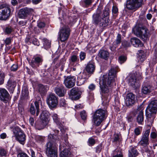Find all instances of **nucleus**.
I'll return each instance as SVG.
<instances>
[{
    "label": "nucleus",
    "mask_w": 157,
    "mask_h": 157,
    "mask_svg": "<svg viewBox=\"0 0 157 157\" xmlns=\"http://www.w3.org/2000/svg\"><path fill=\"white\" fill-rule=\"evenodd\" d=\"M47 102L51 109L56 107L58 103L57 97L53 94H50L48 96Z\"/></svg>",
    "instance_id": "12"
},
{
    "label": "nucleus",
    "mask_w": 157,
    "mask_h": 157,
    "mask_svg": "<svg viewBox=\"0 0 157 157\" xmlns=\"http://www.w3.org/2000/svg\"><path fill=\"white\" fill-rule=\"evenodd\" d=\"M92 2V0H82L80 2V4L82 6H84V4H85V6H89Z\"/></svg>",
    "instance_id": "40"
},
{
    "label": "nucleus",
    "mask_w": 157,
    "mask_h": 157,
    "mask_svg": "<svg viewBox=\"0 0 157 157\" xmlns=\"http://www.w3.org/2000/svg\"><path fill=\"white\" fill-rule=\"evenodd\" d=\"M121 42V34H117L116 39L115 42H113L114 44H115V48L117 47Z\"/></svg>",
    "instance_id": "37"
},
{
    "label": "nucleus",
    "mask_w": 157,
    "mask_h": 157,
    "mask_svg": "<svg viewBox=\"0 0 157 157\" xmlns=\"http://www.w3.org/2000/svg\"><path fill=\"white\" fill-rule=\"evenodd\" d=\"M70 66H73L75 64V63L79 61V59L76 55H73L70 57Z\"/></svg>",
    "instance_id": "32"
},
{
    "label": "nucleus",
    "mask_w": 157,
    "mask_h": 157,
    "mask_svg": "<svg viewBox=\"0 0 157 157\" xmlns=\"http://www.w3.org/2000/svg\"><path fill=\"white\" fill-rule=\"evenodd\" d=\"M112 12L113 14H116L118 12V9L116 6H113L112 7Z\"/></svg>",
    "instance_id": "55"
},
{
    "label": "nucleus",
    "mask_w": 157,
    "mask_h": 157,
    "mask_svg": "<svg viewBox=\"0 0 157 157\" xmlns=\"http://www.w3.org/2000/svg\"><path fill=\"white\" fill-rule=\"evenodd\" d=\"M64 145L60 144L59 149L60 151L63 150L60 153L59 157H68L70 154L69 151L67 148H65Z\"/></svg>",
    "instance_id": "22"
},
{
    "label": "nucleus",
    "mask_w": 157,
    "mask_h": 157,
    "mask_svg": "<svg viewBox=\"0 0 157 157\" xmlns=\"http://www.w3.org/2000/svg\"><path fill=\"white\" fill-rule=\"evenodd\" d=\"M38 27L40 28H42L45 26V24L44 22H40L37 24Z\"/></svg>",
    "instance_id": "57"
},
{
    "label": "nucleus",
    "mask_w": 157,
    "mask_h": 157,
    "mask_svg": "<svg viewBox=\"0 0 157 157\" xmlns=\"http://www.w3.org/2000/svg\"><path fill=\"white\" fill-rule=\"evenodd\" d=\"M101 7H98L96 13L93 15L92 22L96 25L98 24L100 25L105 27L108 25L109 20L108 17L109 15V10L108 8L105 9L103 11V13L101 16Z\"/></svg>",
    "instance_id": "2"
},
{
    "label": "nucleus",
    "mask_w": 157,
    "mask_h": 157,
    "mask_svg": "<svg viewBox=\"0 0 157 157\" xmlns=\"http://www.w3.org/2000/svg\"><path fill=\"white\" fill-rule=\"evenodd\" d=\"M150 136L152 138L155 139L157 137V134L155 132H152L151 133Z\"/></svg>",
    "instance_id": "61"
},
{
    "label": "nucleus",
    "mask_w": 157,
    "mask_h": 157,
    "mask_svg": "<svg viewBox=\"0 0 157 157\" xmlns=\"http://www.w3.org/2000/svg\"><path fill=\"white\" fill-rule=\"evenodd\" d=\"M80 91L77 88H73L68 93L69 97L72 100L78 99L80 95Z\"/></svg>",
    "instance_id": "16"
},
{
    "label": "nucleus",
    "mask_w": 157,
    "mask_h": 157,
    "mask_svg": "<svg viewBox=\"0 0 157 157\" xmlns=\"http://www.w3.org/2000/svg\"><path fill=\"white\" fill-rule=\"evenodd\" d=\"M115 155L112 157H123V155L121 151L116 149L114 151Z\"/></svg>",
    "instance_id": "39"
},
{
    "label": "nucleus",
    "mask_w": 157,
    "mask_h": 157,
    "mask_svg": "<svg viewBox=\"0 0 157 157\" xmlns=\"http://www.w3.org/2000/svg\"><path fill=\"white\" fill-rule=\"evenodd\" d=\"M126 59L127 58L126 56L122 55L119 57L118 60L119 63L121 64L124 62Z\"/></svg>",
    "instance_id": "41"
},
{
    "label": "nucleus",
    "mask_w": 157,
    "mask_h": 157,
    "mask_svg": "<svg viewBox=\"0 0 157 157\" xmlns=\"http://www.w3.org/2000/svg\"><path fill=\"white\" fill-rule=\"evenodd\" d=\"M33 12V10L26 7L20 9L18 13V16L20 18L25 19L28 15Z\"/></svg>",
    "instance_id": "13"
},
{
    "label": "nucleus",
    "mask_w": 157,
    "mask_h": 157,
    "mask_svg": "<svg viewBox=\"0 0 157 157\" xmlns=\"http://www.w3.org/2000/svg\"><path fill=\"white\" fill-rule=\"evenodd\" d=\"M18 157H29L28 155L25 153H21L18 155Z\"/></svg>",
    "instance_id": "64"
},
{
    "label": "nucleus",
    "mask_w": 157,
    "mask_h": 157,
    "mask_svg": "<svg viewBox=\"0 0 157 157\" xmlns=\"http://www.w3.org/2000/svg\"><path fill=\"white\" fill-rule=\"evenodd\" d=\"M13 136L16 140L23 145L25 144V135L23 131L17 127H15L13 129Z\"/></svg>",
    "instance_id": "7"
},
{
    "label": "nucleus",
    "mask_w": 157,
    "mask_h": 157,
    "mask_svg": "<svg viewBox=\"0 0 157 157\" xmlns=\"http://www.w3.org/2000/svg\"><path fill=\"white\" fill-rule=\"evenodd\" d=\"M134 33L144 41L148 40L149 36L148 30L144 26L137 28L134 31Z\"/></svg>",
    "instance_id": "6"
},
{
    "label": "nucleus",
    "mask_w": 157,
    "mask_h": 157,
    "mask_svg": "<svg viewBox=\"0 0 157 157\" xmlns=\"http://www.w3.org/2000/svg\"><path fill=\"white\" fill-rule=\"evenodd\" d=\"M48 87L47 86H44L43 85H40L39 89V91L41 93H44L47 92Z\"/></svg>",
    "instance_id": "36"
},
{
    "label": "nucleus",
    "mask_w": 157,
    "mask_h": 157,
    "mask_svg": "<svg viewBox=\"0 0 157 157\" xmlns=\"http://www.w3.org/2000/svg\"><path fill=\"white\" fill-rule=\"evenodd\" d=\"M68 136L67 134L65 135L63 137V139L64 140V142L65 143V145L66 146H69V143L68 141Z\"/></svg>",
    "instance_id": "52"
},
{
    "label": "nucleus",
    "mask_w": 157,
    "mask_h": 157,
    "mask_svg": "<svg viewBox=\"0 0 157 157\" xmlns=\"http://www.w3.org/2000/svg\"><path fill=\"white\" fill-rule=\"evenodd\" d=\"M151 90V86L150 85H144L142 86V92L144 94H147L150 92Z\"/></svg>",
    "instance_id": "33"
},
{
    "label": "nucleus",
    "mask_w": 157,
    "mask_h": 157,
    "mask_svg": "<svg viewBox=\"0 0 157 157\" xmlns=\"http://www.w3.org/2000/svg\"><path fill=\"white\" fill-rule=\"evenodd\" d=\"M99 56L105 59H107L109 55V53L107 50L101 49L99 52Z\"/></svg>",
    "instance_id": "27"
},
{
    "label": "nucleus",
    "mask_w": 157,
    "mask_h": 157,
    "mask_svg": "<svg viewBox=\"0 0 157 157\" xmlns=\"http://www.w3.org/2000/svg\"><path fill=\"white\" fill-rule=\"evenodd\" d=\"M42 42L43 44V48L45 49H47L50 48L51 47L50 42L46 38H44L42 40Z\"/></svg>",
    "instance_id": "31"
},
{
    "label": "nucleus",
    "mask_w": 157,
    "mask_h": 157,
    "mask_svg": "<svg viewBox=\"0 0 157 157\" xmlns=\"http://www.w3.org/2000/svg\"><path fill=\"white\" fill-rule=\"evenodd\" d=\"M7 154V151L4 148L0 147V157H2L6 155Z\"/></svg>",
    "instance_id": "44"
},
{
    "label": "nucleus",
    "mask_w": 157,
    "mask_h": 157,
    "mask_svg": "<svg viewBox=\"0 0 157 157\" xmlns=\"http://www.w3.org/2000/svg\"><path fill=\"white\" fill-rule=\"evenodd\" d=\"M127 79L128 84L133 88H136L139 86L136 81L135 74H130Z\"/></svg>",
    "instance_id": "18"
},
{
    "label": "nucleus",
    "mask_w": 157,
    "mask_h": 157,
    "mask_svg": "<svg viewBox=\"0 0 157 157\" xmlns=\"http://www.w3.org/2000/svg\"><path fill=\"white\" fill-rule=\"evenodd\" d=\"M27 20L21 21L19 22L18 24L21 26L25 25L27 24Z\"/></svg>",
    "instance_id": "54"
},
{
    "label": "nucleus",
    "mask_w": 157,
    "mask_h": 157,
    "mask_svg": "<svg viewBox=\"0 0 157 157\" xmlns=\"http://www.w3.org/2000/svg\"><path fill=\"white\" fill-rule=\"evenodd\" d=\"M11 10L8 6L4 5L0 6V20L6 21L10 16Z\"/></svg>",
    "instance_id": "8"
},
{
    "label": "nucleus",
    "mask_w": 157,
    "mask_h": 157,
    "mask_svg": "<svg viewBox=\"0 0 157 157\" xmlns=\"http://www.w3.org/2000/svg\"><path fill=\"white\" fill-rule=\"evenodd\" d=\"M47 124V123H44V121H41L40 122H37L36 123V127L38 129L40 130L43 129Z\"/></svg>",
    "instance_id": "34"
},
{
    "label": "nucleus",
    "mask_w": 157,
    "mask_h": 157,
    "mask_svg": "<svg viewBox=\"0 0 157 157\" xmlns=\"http://www.w3.org/2000/svg\"><path fill=\"white\" fill-rule=\"evenodd\" d=\"M87 79V78L85 76V74H83L82 76H79L78 77L77 85L78 86H81L83 84Z\"/></svg>",
    "instance_id": "28"
},
{
    "label": "nucleus",
    "mask_w": 157,
    "mask_h": 157,
    "mask_svg": "<svg viewBox=\"0 0 157 157\" xmlns=\"http://www.w3.org/2000/svg\"><path fill=\"white\" fill-rule=\"evenodd\" d=\"M13 30V29L11 27H7L5 28L4 32L6 34H9Z\"/></svg>",
    "instance_id": "46"
},
{
    "label": "nucleus",
    "mask_w": 157,
    "mask_h": 157,
    "mask_svg": "<svg viewBox=\"0 0 157 157\" xmlns=\"http://www.w3.org/2000/svg\"><path fill=\"white\" fill-rule=\"evenodd\" d=\"M119 136L118 134H115L114 135V137L113 141V142H117L119 141Z\"/></svg>",
    "instance_id": "50"
},
{
    "label": "nucleus",
    "mask_w": 157,
    "mask_h": 157,
    "mask_svg": "<svg viewBox=\"0 0 157 157\" xmlns=\"http://www.w3.org/2000/svg\"><path fill=\"white\" fill-rule=\"evenodd\" d=\"M40 97H38L37 100L38 101H36L34 103L35 105L36 109V116H38V115L40 112L39 103L40 102Z\"/></svg>",
    "instance_id": "35"
},
{
    "label": "nucleus",
    "mask_w": 157,
    "mask_h": 157,
    "mask_svg": "<svg viewBox=\"0 0 157 157\" xmlns=\"http://www.w3.org/2000/svg\"><path fill=\"white\" fill-rule=\"evenodd\" d=\"M118 67H113L109 71L108 76L103 75L100 79L101 93H107L111 89L112 84L116 79V74L118 71Z\"/></svg>",
    "instance_id": "1"
},
{
    "label": "nucleus",
    "mask_w": 157,
    "mask_h": 157,
    "mask_svg": "<svg viewBox=\"0 0 157 157\" xmlns=\"http://www.w3.org/2000/svg\"><path fill=\"white\" fill-rule=\"evenodd\" d=\"M135 134L136 136H138L140 134V129L138 128H136L134 131Z\"/></svg>",
    "instance_id": "62"
},
{
    "label": "nucleus",
    "mask_w": 157,
    "mask_h": 157,
    "mask_svg": "<svg viewBox=\"0 0 157 157\" xmlns=\"http://www.w3.org/2000/svg\"><path fill=\"white\" fill-rule=\"evenodd\" d=\"M102 99L103 100V102L104 104H107V103L109 102L110 99V97L108 96L107 98H102Z\"/></svg>",
    "instance_id": "59"
},
{
    "label": "nucleus",
    "mask_w": 157,
    "mask_h": 157,
    "mask_svg": "<svg viewBox=\"0 0 157 157\" xmlns=\"http://www.w3.org/2000/svg\"><path fill=\"white\" fill-rule=\"evenodd\" d=\"M108 115L105 109H99L97 110L92 116V121L96 126H99L104 120Z\"/></svg>",
    "instance_id": "3"
},
{
    "label": "nucleus",
    "mask_w": 157,
    "mask_h": 157,
    "mask_svg": "<svg viewBox=\"0 0 157 157\" xmlns=\"http://www.w3.org/2000/svg\"><path fill=\"white\" fill-rule=\"evenodd\" d=\"M145 151L148 157H151L154 155V152L152 150H150L147 148L146 149Z\"/></svg>",
    "instance_id": "43"
},
{
    "label": "nucleus",
    "mask_w": 157,
    "mask_h": 157,
    "mask_svg": "<svg viewBox=\"0 0 157 157\" xmlns=\"http://www.w3.org/2000/svg\"><path fill=\"white\" fill-rule=\"evenodd\" d=\"M76 80V78L74 77L68 76L65 78L64 83L66 87L70 89L75 86Z\"/></svg>",
    "instance_id": "15"
},
{
    "label": "nucleus",
    "mask_w": 157,
    "mask_h": 157,
    "mask_svg": "<svg viewBox=\"0 0 157 157\" xmlns=\"http://www.w3.org/2000/svg\"><path fill=\"white\" fill-rule=\"evenodd\" d=\"M43 59L42 57H34L30 62L29 61L30 65L33 68H36L42 64Z\"/></svg>",
    "instance_id": "14"
},
{
    "label": "nucleus",
    "mask_w": 157,
    "mask_h": 157,
    "mask_svg": "<svg viewBox=\"0 0 157 157\" xmlns=\"http://www.w3.org/2000/svg\"><path fill=\"white\" fill-rule=\"evenodd\" d=\"M135 95L131 93L128 94L126 96L125 103L127 106H132L135 103Z\"/></svg>",
    "instance_id": "17"
},
{
    "label": "nucleus",
    "mask_w": 157,
    "mask_h": 157,
    "mask_svg": "<svg viewBox=\"0 0 157 157\" xmlns=\"http://www.w3.org/2000/svg\"><path fill=\"white\" fill-rule=\"evenodd\" d=\"M36 140L39 142H43L44 140V138L40 136H36Z\"/></svg>",
    "instance_id": "58"
},
{
    "label": "nucleus",
    "mask_w": 157,
    "mask_h": 157,
    "mask_svg": "<svg viewBox=\"0 0 157 157\" xmlns=\"http://www.w3.org/2000/svg\"><path fill=\"white\" fill-rule=\"evenodd\" d=\"M139 153L136 148L132 147L129 150L128 156L129 157H136L137 156Z\"/></svg>",
    "instance_id": "29"
},
{
    "label": "nucleus",
    "mask_w": 157,
    "mask_h": 157,
    "mask_svg": "<svg viewBox=\"0 0 157 157\" xmlns=\"http://www.w3.org/2000/svg\"><path fill=\"white\" fill-rule=\"evenodd\" d=\"M102 149V146L101 144L99 145L96 147V152L99 153Z\"/></svg>",
    "instance_id": "60"
},
{
    "label": "nucleus",
    "mask_w": 157,
    "mask_h": 157,
    "mask_svg": "<svg viewBox=\"0 0 157 157\" xmlns=\"http://www.w3.org/2000/svg\"><path fill=\"white\" fill-rule=\"evenodd\" d=\"M52 117L54 121L58 125L61 126L62 122H61L60 118L58 115L56 113H53L52 115Z\"/></svg>",
    "instance_id": "30"
},
{
    "label": "nucleus",
    "mask_w": 157,
    "mask_h": 157,
    "mask_svg": "<svg viewBox=\"0 0 157 157\" xmlns=\"http://www.w3.org/2000/svg\"><path fill=\"white\" fill-rule=\"evenodd\" d=\"M150 132V129L147 130L143 132L141 140L138 143V144L143 148H147L149 144V136Z\"/></svg>",
    "instance_id": "11"
},
{
    "label": "nucleus",
    "mask_w": 157,
    "mask_h": 157,
    "mask_svg": "<svg viewBox=\"0 0 157 157\" xmlns=\"http://www.w3.org/2000/svg\"><path fill=\"white\" fill-rule=\"evenodd\" d=\"M10 99V95L5 89L0 88V100L3 101H8Z\"/></svg>",
    "instance_id": "19"
},
{
    "label": "nucleus",
    "mask_w": 157,
    "mask_h": 157,
    "mask_svg": "<svg viewBox=\"0 0 157 157\" xmlns=\"http://www.w3.org/2000/svg\"><path fill=\"white\" fill-rule=\"evenodd\" d=\"M30 112L31 114L34 115L35 113V109L33 105L31 104L30 108Z\"/></svg>",
    "instance_id": "56"
},
{
    "label": "nucleus",
    "mask_w": 157,
    "mask_h": 157,
    "mask_svg": "<svg viewBox=\"0 0 157 157\" xmlns=\"http://www.w3.org/2000/svg\"><path fill=\"white\" fill-rule=\"evenodd\" d=\"M46 154L48 157H57V146L52 140L46 144Z\"/></svg>",
    "instance_id": "5"
},
{
    "label": "nucleus",
    "mask_w": 157,
    "mask_h": 157,
    "mask_svg": "<svg viewBox=\"0 0 157 157\" xmlns=\"http://www.w3.org/2000/svg\"><path fill=\"white\" fill-rule=\"evenodd\" d=\"M58 39L61 42H64L68 38L70 34L69 28L66 26L61 28L59 32Z\"/></svg>",
    "instance_id": "9"
},
{
    "label": "nucleus",
    "mask_w": 157,
    "mask_h": 157,
    "mask_svg": "<svg viewBox=\"0 0 157 157\" xmlns=\"http://www.w3.org/2000/svg\"><path fill=\"white\" fill-rule=\"evenodd\" d=\"M18 66L17 64H13L11 67L12 71H16L17 69Z\"/></svg>",
    "instance_id": "63"
},
{
    "label": "nucleus",
    "mask_w": 157,
    "mask_h": 157,
    "mask_svg": "<svg viewBox=\"0 0 157 157\" xmlns=\"http://www.w3.org/2000/svg\"><path fill=\"white\" fill-rule=\"evenodd\" d=\"M59 104L60 105L62 106L66 107L67 105L66 101L64 99L62 98L60 99Z\"/></svg>",
    "instance_id": "47"
},
{
    "label": "nucleus",
    "mask_w": 157,
    "mask_h": 157,
    "mask_svg": "<svg viewBox=\"0 0 157 157\" xmlns=\"http://www.w3.org/2000/svg\"><path fill=\"white\" fill-rule=\"evenodd\" d=\"M122 45L124 47H127L130 46L129 42L126 41H124L122 43Z\"/></svg>",
    "instance_id": "53"
},
{
    "label": "nucleus",
    "mask_w": 157,
    "mask_h": 157,
    "mask_svg": "<svg viewBox=\"0 0 157 157\" xmlns=\"http://www.w3.org/2000/svg\"><path fill=\"white\" fill-rule=\"evenodd\" d=\"M130 42L132 44L134 47H142L143 44L141 41L138 38L136 37H133L130 39Z\"/></svg>",
    "instance_id": "24"
},
{
    "label": "nucleus",
    "mask_w": 157,
    "mask_h": 157,
    "mask_svg": "<svg viewBox=\"0 0 157 157\" xmlns=\"http://www.w3.org/2000/svg\"><path fill=\"white\" fill-rule=\"evenodd\" d=\"M49 113L47 110H43L40 116L41 121H44V123L48 124L49 121Z\"/></svg>",
    "instance_id": "21"
},
{
    "label": "nucleus",
    "mask_w": 157,
    "mask_h": 157,
    "mask_svg": "<svg viewBox=\"0 0 157 157\" xmlns=\"http://www.w3.org/2000/svg\"><path fill=\"white\" fill-rule=\"evenodd\" d=\"M95 67L94 63L92 62H89L86 66L85 69L89 74H92L94 72Z\"/></svg>",
    "instance_id": "25"
},
{
    "label": "nucleus",
    "mask_w": 157,
    "mask_h": 157,
    "mask_svg": "<svg viewBox=\"0 0 157 157\" xmlns=\"http://www.w3.org/2000/svg\"><path fill=\"white\" fill-rule=\"evenodd\" d=\"M143 109H139V108L137 110L135 111L138 114L136 118V120L137 122L139 124H142L144 121V117L143 114Z\"/></svg>",
    "instance_id": "23"
},
{
    "label": "nucleus",
    "mask_w": 157,
    "mask_h": 157,
    "mask_svg": "<svg viewBox=\"0 0 157 157\" xmlns=\"http://www.w3.org/2000/svg\"><path fill=\"white\" fill-rule=\"evenodd\" d=\"M21 94H22L23 96L25 97H27L29 94V91L26 88L23 89L22 91Z\"/></svg>",
    "instance_id": "45"
},
{
    "label": "nucleus",
    "mask_w": 157,
    "mask_h": 157,
    "mask_svg": "<svg viewBox=\"0 0 157 157\" xmlns=\"http://www.w3.org/2000/svg\"><path fill=\"white\" fill-rule=\"evenodd\" d=\"M86 53L83 52H81L79 55L80 58V60H83L86 57Z\"/></svg>",
    "instance_id": "51"
},
{
    "label": "nucleus",
    "mask_w": 157,
    "mask_h": 157,
    "mask_svg": "<svg viewBox=\"0 0 157 157\" xmlns=\"http://www.w3.org/2000/svg\"><path fill=\"white\" fill-rule=\"evenodd\" d=\"M57 83L56 87L55 88V91L59 96L63 97L65 95L64 86L62 84L59 83L58 82Z\"/></svg>",
    "instance_id": "20"
},
{
    "label": "nucleus",
    "mask_w": 157,
    "mask_h": 157,
    "mask_svg": "<svg viewBox=\"0 0 157 157\" xmlns=\"http://www.w3.org/2000/svg\"><path fill=\"white\" fill-rule=\"evenodd\" d=\"M89 146L93 145L95 143V140L92 138H90L88 141Z\"/></svg>",
    "instance_id": "49"
},
{
    "label": "nucleus",
    "mask_w": 157,
    "mask_h": 157,
    "mask_svg": "<svg viewBox=\"0 0 157 157\" xmlns=\"http://www.w3.org/2000/svg\"><path fill=\"white\" fill-rule=\"evenodd\" d=\"M16 85V82L12 80V79H9L7 83V88L8 90L13 93Z\"/></svg>",
    "instance_id": "26"
},
{
    "label": "nucleus",
    "mask_w": 157,
    "mask_h": 157,
    "mask_svg": "<svg viewBox=\"0 0 157 157\" xmlns=\"http://www.w3.org/2000/svg\"><path fill=\"white\" fill-rule=\"evenodd\" d=\"M139 58L141 61H143L145 59L146 55L143 51H140L139 54Z\"/></svg>",
    "instance_id": "38"
},
{
    "label": "nucleus",
    "mask_w": 157,
    "mask_h": 157,
    "mask_svg": "<svg viewBox=\"0 0 157 157\" xmlns=\"http://www.w3.org/2000/svg\"><path fill=\"white\" fill-rule=\"evenodd\" d=\"M143 0H127V8L130 10H136L141 6Z\"/></svg>",
    "instance_id": "10"
},
{
    "label": "nucleus",
    "mask_w": 157,
    "mask_h": 157,
    "mask_svg": "<svg viewBox=\"0 0 157 157\" xmlns=\"http://www.w3.org/2000/svg\"><path fill=\"white\" fill-rule=\"evenodd\" d=\"M4 78V73L3 72L0 71V85H2L3 83Z\"/></svg>",
    "instance_id": "42"
},
{
    "label": "nucleus",
    "mask_w": 157,
    "mask_h": 157,
    "mask_svg": "<svg viewBox=\"0 0 157 157\" xmlns=\"http://www.w3.org/2000/svg\"><path fill=\"white\" fill-rule=\"evenodd\" d=\"M80 116L82 119L83 120L86 119L87 115L85 111H83L81 112Z\"/></svg>",
    "instance_id": "48"
},
{
    "label": "nucleus",
    "mask_w": 157,
    "mask_h": 157,
    "mask_svg": "<svg viewBox=\"0 0 157 157\" xmlns=\"http://www.w3.org/2000/svg\"><path fill=\"white\" fill-rule=\"evenodd\" d=\"M157 111V100H154L150 101L146 109V115L149 121V118L152 122L155 118L153 116V113H156Z\"/></svg>",
    "instance_id": "4"
}]
</instances>
